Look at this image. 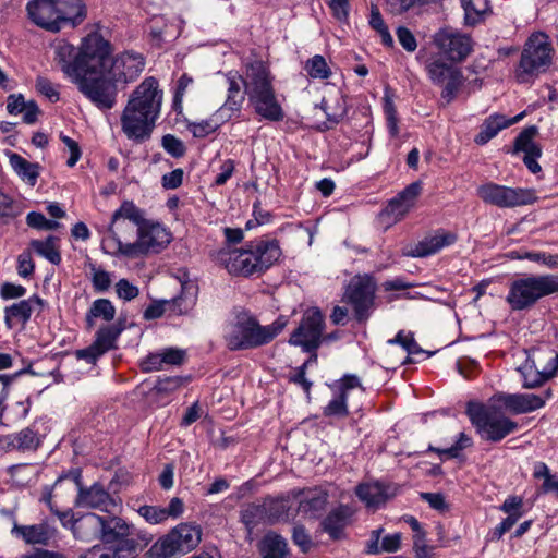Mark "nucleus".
Instances as JSON below:
<instances>
[{
  "mask_svg": "<svg viewBox=\"0 0 558 558\" xmlns=\"http://www.w3.org/2000/svg\"><path fill=\"white\" fill-rule=\"evenodd\" d=\"M201 526L180 523L156 541L148 554L153 558H175L192 551L202 541Z\"/></svg>",
  "mask_w": 558,
  "mask_h": 558,
  "instance_id": "9",
  "label": "nucleus"
},
{
  "mask_svg": "<svg viewBox=\"0 0 558 558\" xmlns=\"http://www.w3.org/2000/svg\"><path fill=\"white\" fill-rule=\"evenodd\" d=\"M244 88L247 96L274 89V76L269 66L260 61L255 60L245 65L244 71Z\"/></svg>",
  "mask_w": 558,
  "mask_h": 558,
  "instance_id": "22",
  "label": "nucleus"
},
{
  "mask_svg": "<svg viewBox=\"0 0 558 558\" xmlns=\"http://www.w3.org/2000/svg\"><path fill=\"white\" fill-rule=\"evenodd\" d=\"M444 89L441 92V98L447 102L454 99L459 88L463 84V74L460 70L454 71L453 74L444 83Z\"/></svg>",
  "mask_w": 558,
  "mask_h": 558,
  "instance_id": "49",
  "label": "nucleus"
},
{
  "mask_svg": "<svg viewBox=\"0 0 558 558\" xmlns=\"http://www.w3.org/2000/svg\"><path fill=\"white\" fill-rule=\"evenodd\" d=\"M304 69L312 78L324 80L331 75L330 68L325 58L320 54H315L313 58L308 59Z\"/></svg>",
  "mask_w": 558,
  "mask_h": 558,
  "instance_id": "46",
  "label": "nucleus"
},
{
  "mask_svg": "<svg viewBox=\"0 0 558 558\" xmlns=\"http://www.w3.org/2000/svg\"><path fill=\"white\" fill-rule=\"evenodd\" d=\"M287 319L278 317L270 325L262 326L248 312H240L230 322L223 339L230 351L256 349L271 342L286 327Z\"/></svg>",
  "mask_w": 558,
  "mask_h": 558,
  "instance_id": "5",
  "label": "nucleus"
},
{
  "mask_svg": "<svg viewBox=\"0 0 558 558\" xmlns=\"http://www.w3.org/2000/svg\"><path fill=\"white\" fill-rule=\"evenodd\" d=\"M163 149L174 158H181L185 155L186 148L183 142L172 134H166L161 138Z\"/></svg>",
  "mask_w": 558,
  "mask_h": 558,
  "instance_id": "51",
  "label": "nucleus"
},
{
  "mask_svg": "<svg viewBox=\"0 0 558 558\" xmlns=\"http://www.w3.org/2000/svg\"><path fill=\"white\" fill-rule=\"evenodd\" d=\"M100 43L102 52L99 64L95 65L92 80L97 82V85L104 82L110 88L106 92L97 88L98 98L90 102L99 110L108 111L117 105L119 87L124 88L144 71L145 60L142 54L130 51L112 57L109 41L100 36Z\"/></svg>",
  "mask_w": 558,
  "mask_h": 558,
  "instance_id": "1",
  "label": "nucleus"
},
{
  "mask_svg": "<svg viewBox=\"0 0 558 558\" xmlns=\"http://www.w3.org/2000/svg\"><path fill=\"white\" fill-rule=\"evenodd\" d=\"M26 11L37 26L54 33L60 31L59 0H33L27 3Z\"/></svg>",
  "mask_w": 558,
  "mask_h": 558,
  "instance_id": "19",
  "label": "nucleus"
},
{
  "mask_svg": "<svg viewBox=\"0 0 558 558\" xmlns=\"http://www.w3.org/2000/svg\"><path fill=\"white\" fill-rule=\"evenodd\" d=\"M68 478L72 480L73 486H75L78 490L74 502L76 507L108 510V507L113 504L109 493L106 492L101 485L94 484L87 489L83 488L81 484L80 472L60 476L54 483V489L60 488L63 482Z\"/></svg>",
  "mask_w": 558,
  "mask_h": 558,
  "instance_id": "16",
  "label": "nucleus"
},
{
  "mask_svg": "<svg viewBox=\"0 0 558 558\" xmlns=\"http://www.w3.org/2000/svg\"><path fill=\"white\" fill-rule=\"evenodd\" d=\"M218 128L217 123H213L211 121H202V122H193L189 124V130L193 133L195 137H205L211 133H214Z\"/></svg>",
  "mask_w": 558,
  "mask_h": 558,
  "instance_id": "63",
  "label": "nucleus"
},
{
  "mask_svg": "<svg viewBox=\"0 0 558 558\" xmlns=\"http://www.w3.org/2000/svg\"><path fill=\"white\" fill-rule=\"evenodd\" d=\"M387 342L388 344H399L407 351L408 356L402 362V364L414 363L415 360L412 357L413 355L426 353L427 357H429L433 354L432 352H426L423 350L415 341L412 333H404L402 330L399 331L395 338L389 339Z\"/></svg>",
  "mask_w": 558,
  "mask_h": 558,
  "instance_id": "38",
  "label": "nucleus"
},
{
  "mask_svg": "<svg viewBox=\"0 0 558 558\" xmlns=\"http://www.w3.org/2000/svg\"><path fill=\"white\" fill-rule=\"evenodd\" d=\"M477 196L486 204L499 208H514L533 204L536 196L533 190L510 187L494 182L480 185Z\"/></svg>",
  "mask_w": 558,
  "mask_h": 558,
  "instance_id": "13",
  "label": "nucleus"
},
{
  "mask_svg": "<svg viewBox=\"0 0 558 558\" xmlns=\"http://www.w3.org/2000/svg\"><path fill=\"white\" fill-rule=\"evenodd\" d=\"M17 450H36L40 444V437L31 427L14 434Z\"/></svg>",
  "mask_w": 558,
  "mask_h": 558,
  "instance_id": "48",
  "label": "nucleus"
},
{
  "mask_svg": "<svg viewBox=\"0 0 558 558\" xmlns=\"http://www.w3.org/2000/svg\"><path fill=\"white\" fill-rule=\"evenodd\" d=\"M327 504V494L323 490L313 489L303 493L300 499L299 510L303 513L315 515L320 512Z\"/></svg>",
  "mask_w": 558,
  "mask_h": 558,
  "instance_id": "39",
  "label": "nucleus"
},
{
  "mask_svg": "<svg viewBox=\"0 0 558 558\" xmlns=\"http://www.w3.org/2000/svg\"><path fill=\"white\" fill-rule=\"evenodd\" d=\"M434 43L439 51L453 62H462L473 50L472 38L458 32L440 31L436 33Z\"/></svg>",
  "mask_w": 558,
  "mask_h": 558,
  "instance_id": "17",
  "label": "nucleus"
},
{
  "mask_svg": "<svg viewBox=\"0 0 558 558\" xmlns=\"http://www.w3.org/2000/svg\"><path fill=\"white\" fill-rule=\"evenodd\" d=\"M112 550L114 551V558H134L138 550V543L126 537L117 542V546Z\"/></svg>",
  "mask_w": 558,
  "mask_h": 558,
  "instance_id": "52",
  "label": "nucleus"
},
{
  "mask_svg": "<svg viewBox=\"0 0 558 558\" xmlns=\"http://www.w3.org/2000/svg\"><path fill=\"white\" fill-rule=\"evenodd\" d=\"M43 306V300L33 295L21 300L4 308V323L9 329L16 327L24 328L31 319L33 312Z\"/></svg>",
  "mask_w": 558,
  "mask_h": 558,
  "instance_id": "25",
  "label": "nucleus"
},
{
  "mask_svg": "<svg viewBox=\"0 0 558 558\" xmlns=\"http://www.w3.org/2000/svg\"><path fill=\"white\" fill-rule=\"evenodd\" d=\"M226 81L228 84L227 99L215 113L216 119L220 122L230 120L234 113L241 111L246 95L245 90H241L242 86H244V77L242 75L236 72H228Z\"/></svg>",
  "mask_w": 558,
  "mask_h": 558,
  "instance_id": "20",
  "label": "nucleus"
},
{
  "mask_svg": "<svg viewBox=\"0 0 558 558\" xmlns=\"http://www.w3.org/2000/svg\"><path fill=\"white\" fill-rule=\"evenodd\" d=\"M167 301L169 315H186L196 304V287L184 283L180 295Z\"/></svg>",
  "mask_w": 558,
  "mask_h": 558,
  "instance_id": "33",
  "label": "nucleus"
},
{
  "mask_svg": "<svg viewBox=\"0 0 558 558\" xmlns=\"http://www.w3.org/2000/svg\"><path fill=\"white\" fill-rule=\"evenodd\" d=\"M350 511L347 507L340 506L328 513L323 521V529L333 539L342 537L344 527L349 521Z\"/></svg>",
  "mask_w": 558,
  "mask_h": 558,
  "instance_id": "36",
  "label": "nucleus"
},
{
  "mask_svg": "<svg viewBox=\"0 0 558 558\" xmlns=\"http://www.w3.org/2000/svg\"><path fill=\"white\" fill-rule=\"evenodd\" d=\"M163 93L158 81L146 77L129 96L122 110L121 130L128 140L142 144L148 141L161 111Z\"/></svg>",
  "mask_w": 558,
  "mask_h": 558,
  "instance_id": "3",
  "label": "nucleus"
},
{
  "mask_svg": "<svg viewBox=\"0 0 558 558\" xmlns=\"http://www.w3.org/2000/svg\"><path fill=\"white\" fill-rule=\"evenodd\" d=\"M409 210L410 207L398 195L390 199L385 208L386 214L395 220L401 219Z\"/></svg>",
  "mask_w": 558,
  "mask_h": 558,
  "instance_id": "61",
  "label": "nucleus"
},
{
  "mask_svg": "<svg viewBox=\"0 0 558 558\" xmlns=\"http://www.w3.org/2000/svg\"><path fill=\"white\" fill-rule=\"evenodd\" d=\"M554 49L549 38L544 33L529 37L521 53L517 78L525 83L530 77L545 72L551 64Z\"/></svg>",
  "mask_w": 558,
  "mask_h": 558,
  "instance_id": "11",
  "label": "nucleus"
},
{
  "mask_svg": "<svg viewBox=\"0 0 558 558\" xmlns=\"http://www.w3.org/2000/svg\"><path fill=\"white\" fill-rule=\"evenodd\" d=\"M511 255L517 259H529L534 263L546 265L550 268L558 267V254H547L545 252H512Z\"/></svg>",
  "mask_w": 558,
  "mask_h": 558,
  "instance_id": "47",
  "label": "nucleus"
},
{
  "mask_svg": "<svg viewBox=\"0 0 558 558\" xmlns=\"http://www.w3.org/2000/svg\"><path fill=\"white\" fill-rule=\"evenodd\" d=\"M472 446V438L468 436L465 433H460L458 435L456 442L452 446L444 449L429 447V450L437 452V454L440 458L459 459L462 457L463 450L471 448Z\"/></svg>",
  "mask_w": 558,
  "mask_h": 558,
  "instance_id": "45",
  "label": "nucleus"
},
{
  "mask_svg": "<svg viewBox=\"0 0 558 558\" xmlns=\"http://www.w3.org/2000/svg\"><path fill=\"white\" fill-rule=\"evenodd\" d=\"M355 493L366 507L376 509L396 496L397 487L378 481L365 482L356 487Z\"/></svg>",
  "mask_w": 558,
  "mask_h": 558,
  "instance_id": "23",
  "label": "nucleus"
},
{
  "mask_svg": "<svg viewBox=\"0 0 558 558\" xmlns=\"http://www.w3.org/2000/svg\"><path fill=\"white\" fill-rule=\"evenodd\" d=\"M558 293L557 275H530L509 284L506 302L513 312L531 310L541 299Z\"/></svg>",
  "mask_w": 558,
  "mask_h": 558,
  "instance_id": "8",
  "label": "nucleus"
},
{
  "mask_svg": "<svg viewBox=\"0 0 558 558\" xmlns=\"http://www.w3.org/2000/svg\"><path fill=\"white\" fill-rule=\"evenodd\" d=\"M327 4L336 20L339 22L348 21L350 11L349 0H329Z\"/></svg>",
  "mask_w": 558,
  "mask_h": 558,
  "instance_id": "58",
  "label": "nucleus"
},
{
  "mask_svg": "<svg viewBox=\"0 0 558 558\" xmlns=\"http://www.w3.org/2000/svg\"><path fill=\"white\" fill-rule=\"evenodd\" d=\"M100 35L92 33L87 35L78 50L68 43L59 44L54 50V60L61 68V71L77 86V89L89 100L96 101L98 98L97 87L101 92L110 87L104 82L97 85L92 80L95 73V65L99 64L101 54Z\"/></svg>",
  "mask_w": 558,
  "mask_h": 558,
  "instance_id": "2",
  "label": "nucleus"
},
{
  "mask_svg": "<svg viewBox=\"0 0 558 558\" xmlns=\"http://www.w3.org/2000/svg\"><path fill=\"white\" fill-rule=\"evenodd\" d=\"M265 514L269 523L277 522L281 517L287 513V507L282 500L271 499L263 506Z\"/></svg>",
  "mask_w": 558,
  "mask_h": 558,
  "instance_id": "54",
  "label": "nucleus"
},
{
  "mask_svg": "<svg viewBox=\"0 0 558 558\" xmlns=\"http://www.w3.org/2000/svg\"><path fill=\"white\" fill-rule=\"evenodd\" d=\"M144 213L132 201H124L112 214L108 235L102 240V250L112 256H124L126 246L138 234Z\"/></svg>",
  "mask_w": 558,
  "mask_h": 558,
  "instance_id": "7",
  "label": "nucleus"
},
{
  "mask_svg": "<svg viewBox=\"0 0 558 558\" xmlns=\"http://www.w3.org/2000/svg\"><path fill=\"white\" fill-rule=\"evenodd\" d=\"M90 270L94 290L96 292L107 291L112 282L110 274L104 269L97 268L95 265H92Z\"/></svg>",
  "mask_w": 558,
  "mask_h": 558,
  "instance_id": "53",
  "label": "nucleus"
},
{
  "mask_svg": "<svg viewBox=\"0 0 558 558\" xmlns=\"http://www.w3.org/2000/svg\"><path fill=\"white\" fill-rule=\"evenodd\" d=\"M184 172L178 168L162 175L161 184L167 190H174L182 185Z\"/></svg>",
  "mask_w": 558,
  "mask_h": 558,
  "instance_id": "62",
  "label": "nucleus"
},
{
  "mask_svg": "<svg viewBox=\"0 0 558 558\" xmlns=\"http://www.w3.org/2000/svg\"><path fill=\"white\" fill-rule=\"evenodd\" d=\"M325 320L322 312L308 308L302 316L299 327L292 332L289 343L301 347L304 352L316 354L320 347Z\"/></svg>",
  "mask_w": 558,
  "mask_h": 558,
  "instance_id": "15",
  "label": "nucleus"
},
{
  "mask_svg": "<svg viewBox=\"0 0 558 558\" xmlns=\"http://www.w3.org/2000/svg\"><path fill=\"white\" fill-rule=\"evenodd\" d=\"M171 241V234L158 222L143 218L140 225L137 240L126 246L125 257L135 258L148 253H158Z\"/></svg>",
  "mask_w": 558,
  "mask_h": 558,
  "instance_id": "14",
  "label": "nucleus"
},
{
  "mask_svg": "<svg viewBox=\"0 0 558 558\" xmlns=\"http://www.w3.org/2000/svg\"><path fill=\"white\" fill-rule=\"evenodd\" d=\"M538 129L535 125L525 128L514 138L513 154L524 153L523 162L532 173L541 171V166L537 159L542 156V149L538 144L534 142Z\"/></svg>",
  "mask_w": 558,
  "mask_h": 558,
  "instance_id": "21",
  "label": "nucleus"
},
{
  "mask_svg": "<svg viewBox=\"0 0 558 558\" xmlns=\"http://www.w3.org/2000/svg\"><path fill=\"white\" fill-rule=\"evenodd\" d=\"M413 548L417 558H432L433 547L426 544L425 533L413 535Z\"/></svg>",
  "mask_w": 558,
  "mask_h": 558,
  "instance_id": "64",
  "label": "nucleus"
},
{
  "mask_svg": "<svg viewBox=\"0 0 558 558\" xmlns=\"http://www.w3.org/2000/svg\"><path fill=\"white\" fill-rule=\"evenodd\" d=\"M262 558H288L289 547L287 541L276 532L266 533L258 544Z\"/></svg>",
  "mask_w": 558,
  "mask_h": 558,
  "instance_id": "31",
  "label": "nucleus"
},
{
  "mask_svg": "<svg viewBox=\"0 0 558 558\" xmlns=\"http://www.w3.org/2000/svg\"><path fill=\"white\" fill-rule=\"evenodd\" d=\"M333 397L325 407L324 414L327 416H344L354 414L359 405L353 398L364 397V388L356 375H344L332 386Z\"/></svg>",
  "mask_w": 558,
  "mask_h": 558,
  "instance_id": "12",
  "label": "nucleus"
},
{
  "mask_svg": "<svg viewBox=\"0 0 558 558\" xmlns=\"http://www.w3.org/2000/svg\"><path fill=\"white\" fill-rule=\"evenodd\" d=\"M104 526V517L87 513L76 519L72 524V532L76 538L90 542L98 536L101 537V529Z\"/></svg>",
  "mask_w": 558,
  "mask_h": 558,
  "instance_id": "29",
  "label": "nucleus"
},
{
  "mask_svg": "<svg viewBox=\"0 0 558 558\" xmlns=\"http://www.w3.org/2000/svg\"><path fill=\"white\" fill-rule=\"evenodd\" d=\"M549 398L550 390L541 395L498 392L486 403L469 401L465 414L469 418H504L506 414L518 415L541 409Z\"/></svg>",
  "mask_w": 558,
  "mask_h": 558,
  "instance_id": "6",
  "label": "nucleus"
},
{
  "mask_svg": "<svg viewBox=\"0 0 558 558\" xmlns=\"http://www.w3.org/2000/svg\"><path fill=\"white\" fill-rule=\"evenodd\" d=\"M473 423L481 438L487 441H499L518 427L515 421H473Z\"/></svg>",
  "mask_w": 558,
  "mask_h": 558,
  "instance_id": "28",
  "label": "nucleus"
},
{
  "mask_svg": "<svg viewBox=\"0 0 558 558\" xmlns=\"http://www.w3.org/2000/svg\"><path fill=\"white\" fill-rule=\"evenodd\" d=\"M520 372L523 377V387L527 389L539 387L553 378V376L544 374L541 368H537L527 360L522 365V367H520Z\"/></svg>",
  "mask_w": 558,
  "mask_h": 558,
  "instance_id": "44",
  "label": "nucleus"
},
{
  "mask_svg": "<svg viewBox=\"0 0 558 558\" xmlns=\"http://www.w3.org/2000/svg\"><path fill=\"white\" fill-rule=\"evenodd\" d=\"M31 248L40 257L53 265L61 263L60 239L56 235H48L45 240H32Z\"/></svg>",
  "mask_w": 558,
  "mask_h": 558,
  "instance_id": "35",
  "label": "nucleus"
},
{
  "mask_svg": "<svg viewBox=\"0 0 558 558\" xmlns=\"http://www.w3.org/2000/svg\"><path fill=\"white\" fill-rule=\"evenodd\" d=\"M458 70L440 59L433 60L426 64L427 75L435 85H442Z\"/></svg>",
  "mask_w": 558,
  "mask_h": 558,
  "instance_id": "42",
  "label": "nucleus"
},
{
  "mask_svg": "<svg viewBox=\"0 0 558 558\" xmlns=\"http://www.w3.org/2000/svg\"><path fill=\"white\" fill-rule=\"evenodd\" d=\"M116 316V307L108 299H97L92 303L86 314L87 329L95 326V319L100 318L105 322H111Z\"/></svg>",
  "mask_w": 558,
  "mask_h": 558,
  "instance_id": "37",
  "label": "nucleus"
},
{
  "mask_svg": "<svg viewBox=\"0 0 558 558\" xmlns=\"http://www.w3.org/2000/svg\"><path fill=\"white\" fill-rule=\"evenodd\" d=\"M12 533L22 536L27 544H46L49 539L47 529L41 525H14Z\"/></svg>",
  "mask_w": 558,
  "mask_h": 558,
  "instance_id": "43",
  "label": "nucleus"
},
{
  "mask_svg": "<svg viewBox=\"0 0 558 558\" xmlns=\"http://www.w3.org/2000/svg\"><path fill=\"white\" fill-rule=\"evenodd\" d=\"M134 534V526L119 517L104 518L101 539L106 544H113Z\"/></svg>",
  "mask_w": 558,
  "mask_h": 558,
  "instance_id": "30",
  "label": "nucleus"
},
{
  "mask_svg": "<svg viewBox=\"0 0 558 558\" xmlns=\"http://www.w3.org/2000/svg\"><path fill=\"white\" fill-rule=\"evenodd\" d=\"M526 360L549 376L554 377L558 372V352L548 344L532 348Z\"/></svg>",
  "mask_w": 558,
  "mask_h": 558,
  "instance_id": "27",
  "label": "nucleus"
},
{
  "mask_svg": "<svg viewBox=\"0 0 558 558\" xmlns=\"http://www.w3.org/2000/svg\"><path fill=\"white\" fill-rule=\"evenodd\" d=\"M524 117V112L517 114L515 117L508 119L504 114H490L481 124L480 132L474 138L477 145H485L492 138H494L501 130L509 128L510 125L518 123Z\"/></svg>",
  "mask_w": 558,
  "mask_h": 558,
  "instance_id": "26",
  "label": "nucleus"
},
{
  "mask_svg": "<svg viewBox=\"0 0 558 558\" xmlns=\"http://www.w3.org/2000/svg\"><path fill=\"white\" fill-rule=\"evenodd\" d=\"M121 332L122 328L116 325L104 326L96 332L93 343L97 347L100 353L105 354L116 348V342Z\"/></svg>",
  "mask_w": 558,
  "mask_h": 558,
  "instance_id": "40",
  "label": "nucleus"
},
{
  "mask_svg": "<svg viewBox=\"0 0 558 558\" xmlns=\"http://www.w3.org/2000/svg\"><path fill=\"white\" fill-rule=\"evenodd\" d=\"M60 29L65 25L75 26L86 17V5L82 0H59Z\"/></svg>",
  "mask_w": 558,
  "mask_h": 558,
  "instance_id": "34",
  "label": "nucleus"
},
{
  "mask_svg": "<svg viewBox=\"0 0 558 558\" xmlns=\"http://www.w3.org/2000/svg\"><path fill=\"white\" fill-rule=\"evenodd\" d=\"M137 512L149 524H160L167 521L165 507L145 505L141 506Z\"/></svg>",
  "mask_w": 558,
  "mask_h": 558,
  "instance_id": "50",
  "label": "nucleus"
},
{
  "mask_svg": "<svg viewBox=\"0 0 558 558\" xmlns=\"http://www.w3.org/2000/svg\"><path fill=\"white\" fill-rule=\"evenodd\" d=\"M250 105L256 114L270 122H279L284 118V111L277 99L275 88L247 96Z\"/></svg>",
  "mask_w": 558,
  "mask_h": 558,
  "instance_id": "24",
  "label": "nucleus"
},
{
  "mask_svg": "<svg viewBox=\"0 0 558 558\" xmlns=\"http://www.w3.org/2000/svg\"><path fill=\"white\" fill-rule=\"evenodd\" d=\"M377 281L368 274L352 277L344 288L342 302L350 305L357 323L369 319L377 307Z\"/></svg>",
  "mask_w": 558,
  "mask_h": 558,
  "instance_id": "10",
  "label": "nucleus"
},
{
  "mask_svg": "<svg viewBox=\"0 0 558 558\" xmlns=\"http://www.w3.org/2000/svg\"><path fill=\"white\" fill-rule=\"evenodd\" d=\"M292 541L303 553H307L313 544L311 536L303 525H295L293 527Z\"/></svg>",
  "mask_w": 558,
  "mask_h": 558,
  "instance_id": "57",
  "label": "nucleus"
},
{
  "mask_svg": "<svg viewBox=\"0 0 558 558\" xmlns=\"http://www.w3.org/2000/svg\"><path fill=\"white\" fill-rule=\"evenodd\" d=\"M9 162L16 175L31 186H35L40 174V166L37 162H31L16 153H11Z\"/></svg>",
  "mask_w": 558,
  "mask_h": 558,
  "instance_id": "32",
  "label": "nucleus"
},
{
  "mask_svg": "<svg viewBox=\"0 0 558 558\" xmlns=\"http://www.w3.org/2000/svg\"><path fill=\"white\" fill-rule=\"evenodd\" d=\"M35 86L37 92L47 97L51 102L59 100V90L50 80L39 76L36 80Z\"/></svg>",
  "mask_w": 558,
  "mask_h": 558,
  "instance_id": "55",
  "label": "nucleus"
},
{
  "mask_svg": "<svg viewBox=\"0 0 558 558\" xmlns=\"http://www.w3.org/2000/svg\"><path fill=\"white\" fill-rule=\"evenodd\" d=\"M461 5L464 10L465 24L471 26L480 23L489 12L487 0H461Z\"/></svg>",
  "mask_w": 558,
  "mask_h": 558,
  "instance_id": "41",
  "label": "nucleus"
},
{
  "mask_svg": "<svg viewBox=\"0 0 558 558\" xmlns=\"http://www.w3.org/2000/svg\"><path fill=\"white\" fill-rule=\"evenodd\" d=\"M276 239H256L244 247H222L211 254L213 260L231 275L248 277L269 269L281 256Z\"/></svg>",
  "mask_w": 558,
  "mask_h": 558,
  "instance_id": "4",
  "label": "nucleus"
},
{
  "mask_svg": "<svg viewBox=\"0 0 558 558\" xmlns=\"http://www.w3.org/2000/svg\"><path fill=\"white\" fill-rule=\"evenodd\" d=\"M116 291H117L118 296L124 301H131V300L135 299L140 293L138 288L136 286L132 284L126 279H120L116 283Z\"/></svg>",
  "mask_w": 558,
  "mask_h": 558,
  "instance_id": "59",
  "label": "nucleus"
},
{
  "mask_svg": "<svg viewBox=\"0 0 558 558\" xmlns=\"http://www.w3.org/2000/svg\"><path fill=\"white\" fill-rule=\"evenodd\" d=\"M457 241L458 234L456 232L438 228L426 233L405 255L414 258H425L453 245Z\"/></svg>",
  "mask_w": 558,
  "mask_h": 558,
  "instance_id": "18",
  "label": "nucleus"
},
{
  "mask_svg": "<svg viewBox=\"0 0 558 558\" xmlns=\"http://www.w3.org/2000/svg\"><path fill=\"white\" fill-rule=\"evenodd\" d=\"M396 35L403 49H405L408 52L415 51L417 43L413 33L409 28L399 26L396 31Z\"/></svg>",
  "mask_w": 558,
  "mask_h": 558,
  "instance_id": "60",
  "label": "nucleus"
},
{
  "mask_svg": "<svg viewBox=\"0 0 558 558\" xmlns=\"http://www.w3.org/2000/svg\"><path fill=\"white\" fill-rule=\"evenodd\" d=\"M317 360V354H313L306 362H304L300 367L295 369V373L290 377V381L300 385L305 392H310L312 383L307 380L305 377V372L307 368V365L311 362H315Z\"/></svg>",
  "mask_w": 558,
  "mask_h": 558,
  "instance_id": "56",
  "label": "nucleus"
}]
</instances>
